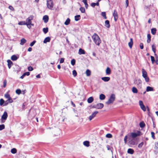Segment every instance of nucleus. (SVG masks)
Segmentation results:
<instances>
[{"mask_svg":"<svg viewBox=\"0 0 158 158\" xmlns=\"http://www.w3.org/2000/svg\"><path fill=\"white\" fill-rule=\"evenodd\" d=\"M43 19L45 23H47L48 20V17L47 15H44V16Z\"/></svg>","mask_w":158,"mask_h":158,"instance_id":"13","label":"nucleus"},{"mask_svg":"<svg viewBox=\"0 0 158 158\" xmlns=\"http://www.w3.org/2000/svg\"><path fill=\"white\" fill-rule=\"evenodd\" d=\"M23 74H24V75H25V76L26 75L29 76V75L30 74V72H26L24 73Z\"/></svg>","mask_w":158,"mask_h":158,"instance_id":"59","label":"nucleus"},{"mask_svg":"<svg viewBox=\"0 0 158 158\" xmlns=\"http://www.w3.org/2000/svg\"><path fill=\"white\" fill-rule=\"evenodd\" d=\"M7 62L8 63V68L10 69L13 64V63L10 60H7Z\"/></svg>","mask_w":158,"mask_h":158,"instance_id":"16","label":"nucleus"},{"mask_svg":"<svg viewBox=\"0 0 158 158\" xmlns=\"http://www.w3.org/2000/svg\"><path fill=\"white\" fill-rule=\"evenodd\" d=\"M106 136L108 138H111L112 137V135L110 134H107L106 135Z\"/></svg>","mask_w":158,"mask_h":158,"instance_id":"49","label":"nucleus"},{"mask_svg":"<svg viewBox=\"0 0 158 158\" xmlns=\"http://www.w3.org/2000/svg\"><path fill=\"white\" fill-rule=\"evenodd\" d=\"M70 19L68 18L64 22V24L67 25H69L70 23Z\"/></svg>","mask_w":158,"mask_h":158,"instance_id":"33","label":"nucleus"},{"mask_svg":"<svg viewBox=\"0 0 158 158\" xmlns=\"http://www.w3.org/2000/svg\"><path fill=\"white\" fill-rule=\"evenodd\" d=\"M92 39L95 44L98 46H99L101 42L100 39L98 35L96 33H94L92 36Z\"/></svg>","mask_w":158,"mask_h":158,"instance_id":"3","label":"nucleus"},{"mask_svg":"<svg viewBox=\"0 0 158 158\" xmlns=\"http://www.w3.org/2000/svg\"><path fill=\"white\" fill-rule=\"evenodd\" d=\"M50 37H46L44 40L43 42L44 43H46L47 42H50Z\"/></svg>","mask_w":158,"mask_h":158,"instance_id":"17","label":"nucleus"},{"mask_svg":"<svg viewBox=\"0 0 158 158\" xmlns=\"http://www.w3.org/2000/svg\"><path fill=\"white\" fill-rule=\"evenodd\" d=\"M151 134L152 135V137L153 138V139H155L156 138L154 135L155 133L153 132H151Z\"/></svg>","mask_w":158,"mask_h":158,"instance_id":"50","label":"nucleus"},{"mask_svg":"<svg viewBox=\"0 0 158 158\" xmlns=\"http://www.w3.org/2000/svg\"><path fill=\"white\" fill-rule=\"evenodd\" d=\"M83 144L86 147H88L89 146V142L88 141H85L83 142Z\"/></svg>","mask_w":158,"mask_h":158,"instance_id":"29","label":"nucleus"},{"mask_svg":"<svg viewBox=\"0 0 158 158\" xmlns=\"http://www.w3.org/2000/svg\"><path fill=\"white\" fill-rule=\"evenodd\" d=\"M5 128V125L4 124L0 125V131H1Z\"/></svg>","mask_w":158,"mask_h":158,"instance_id":"46","label":"nucleus"},{"mask_svg":"<svg viewBox=\"0 0 158 158\" xmlns=\"http://www.w3.org/2000/svg\"><path fill=\"white\" fill-rule=\"evenodd\" d=\"M32 50V48L30 47L28 49V51L29 52H31Z\"/></svg>","mask_w":158,"mask_h":158,"instance_id":"63","label":"nucleus"},{"mask_svg":"<svg viewBox=\"0 0 158 158\" xmlns=\"http://www.w3.org/2000/svg\"><path fill=\"white\" fill-rule=\"evenodd\" d=\"M18 24L19 25H26V22L24 21H22L19 22L18 23Z\"/></svg>","mask_w":158,"mask_h":158,"instance_id":"36","label":"nucleus"},{"mask_svg":"<svg viewBox=\"0 0 158 158\" xmlns=\"http://www.w3.org/2000/svg\"><path fill=\"white\" fill-rule=\"evenodd\" d=\"M128 44L130 48H131L133 44V39L132 38H130V41L128 43Z\"/></svg>","mask_w":158,"mask_h":158,"instance_id":"14","label":"nucleus"},{"mask_svg":"<svg viewBox=\"0 0 158 158\" xmlns=\"http://www.w3.org/2000/svg\"><path fill=\"white\" fill-rule=\"evenodd\" d=\"M36 41H35V40L33 41V42H31L30 43V46H31V47L33 46L34 45V44L36 43Z\"/></svg>","mask_w":158,"mask_h":158,"instance_id":"51","label":"nucleus"},{"mask_svg":"<svg viewBox=\"0 0 158 158\" xmlns=\"http://www.w3.org/2000/svg\"><path fill=\"white\" fill-rule=\"evenodd\" d=\"M75 20L76 21H78L80 20V15H77L75 16Z\"/></svg>","mask_w":158,"mask_h":158,"instance_id":"28","label":"nucleus"},{"mask_svg":"<svg viewBox=\"0 0 158 158\" xmlns=\"http://www.w3.org/2000/svg\"><path fill=\"white\" fill-rule=\"evenodd\" d=\"M34 16L32 15H30L28 18H27L26 20V23L27 27L29 29L31 28V26H33L34 24L32 23L31 21L33 19Z\"/></svg>","mask_w":158,"mask_h":158,"instance_id":"2","label":"nucleus"},{"mask_svg":"<svg viewBox=\"0 0 158 158\" xmlns=\"http://www.w3.org/2000/svg\"><path fill=\"white\" fill-rule=\"evenodd\" d=\"M139 104L141 109L144 111H146V108L145 106L143 105L142 101H139Z\"/></svg>","mask_w":158,"mask_h":158,"instance_id":"8","label":"nucleus"},{"mask_svg":"<svg viewBox=\"0 0 158 158\" xmlns=\"http://www.w3.org/2000/svg\"><path fill=\"white\" fill-rule=\"evenodd\" d=\"M16 93L18 94V95H19L21 93V90L20 89H17L16 90Z\"/></svg>","mask_w":158,"mask_h":158,"instance_id":"43","label":"nucleus"},{"mask_svg":"<svg viewBox=\"0 0 158 158\" xmlns=\"http://www.w3.org/2000/svg\"><path fill=\"white\" fill-rule=\"evenodd\" d=\"M26 42V40L24 38H23L21 40L20 44L21 45H23Z\"/></svg>","mask_w":158,"mask_h":158,"instance_id":"26","label":"nucleus"},{"mask_svg":"<svg viewBox=\"0 0 158 158\" xmlns=\"http://www.w3.org/2000/svg\"><path fill=\"white\" fill-rule=\"evenodd\" d=\"M154 152L157 154L158 152V142H156L155 143Z\"/></svg>","mask_w":158,"mask_h":158,"instance_id":"12","label":"nucleus"},{"mask_svg":"<svg viewBox=\"0 0 158 158\" xmlns=\"http://www.w3.org/2000/svg\"><path fill=\"white\" fill-rule=\"evenodd\" d=\"M85 73L87 76L88 77L90 75L91 72L89 70L87 69Z\"/></svg>","mask_w":158,"mask_h":158,"instance_id":"27","label":"nucleus"},{"mask_svg":"<svg viewBox=\"0 0 158 158\" xmlns=\"http://www.w3.org/2000/svg\"><path fill=\"white\" fill-rule=\"evenodd\" d=\"M111 73V70L109 67H107L106 70V75H110Z\"/></svg>","mask_w":158,"mask_h":158,"instance_id":"22","label":"nucleus"},{"mask_svg":"<svg viewBox=\"0 0 158 158\" xmlns=\"http://www.w3.org/2000/svg\"><path fill=\"white\" fill-rule=\"evenodd\" d=\"M141 132L139 131H137L136 132H132L128 133L126 135L124 139V143H127V139H128V143L130 145H134L136 144L135 140L137 137L140 135Z\"/></svg>","mask_w":158,"mask_h":158,"instance_id":"1","label":"nucleus"},{"mask_svg":"<svg viewBox=\"0 0 158 158\" xmlns=\"http://www.w3.org/2000/svg\"><path fill=\"white\" fill-rule=\"evenodd\" d=\"M134 150L131 148H129L128 149L127 153L131 154H132L134 153Z\"/></svg>","mask_w":158,"mask_h":158,"instance_id":"24","label":"nucleus"},{"mask_svg":"<svg viewBox=\"0 0 158 158\" xmlns=\"http://www.w3.org/2000/svg\"><path fill=\"white\" fill-rule=\"evenodd\" d=\"M11 152L13 154H15V153L17 152V150L15 148H12L11 149Z\"/></svg>","mask_w":158,"mask_h":158,"instance_id":"41","label":"nucleus"},{"mask_svg":"<svg viewBox=\"0 0 158 158\" xmlns=\"http://www.w3.org/2000/svg\"><path fill=\"white\" fill-rule=\"evenodd\" d=\"M94 101V98L93 97H91L89 98L87 100V102L89 103H92Z\"/></svg>","mask_w":158,"mask_h":158,"instance_id":"21","label":"nucleus"},{"mask_svg":"<svg viewBox=\"0 0 158 158\" xmlns=\"http://www.w3.org/2000/svg\"><path fill=\"white\" fill-rule=\"evenodd\" d=\"M156 32V29L155 28H153L151 29V33L153 35H155Z\"/></svg>","mask_w":158,"mask_h":158,"instance_id":"34","label":"nucleus"},{"mask_svg":"<svg viewBox=\"0 0 158 158\" xmlns=\"http://www.w3.org/2000/svg\"><path fill=\"white\" fill-rule=\"evenodd\" d=\"M47 7L50 10H52L53 6V3L52 0H47Z\"/></svg>","mask_w":158,"mask_h":158,"instance_id":"6","label":"nucleus"},{"mask_svg":"<svg viewBox=\"0 0 158 158\" xmlns=\"http://www.w3.org/2000/svg\"><path fill=\"white\" fill-rule=\"evenodd\" d=\"M73 74L74 77H76L77 75V73L75 70H74L73 71Z\"/></svg>","mask_w":158,"mask_h":158,"instance_id":"44","label":"nucleus"},{"mask_svg":"<svg viewBox=\"0 0 158 158\" xmlns=\"http://www.w3.org/2000/svg\"><path fill=\"white\" fill-rule=\"evenodd\" d=\"M8 114L6 111H5L2 115L1 119L2 120H6L7 118Z\"/></svg>","mask_w":158,"mask_h":158,"instance_id":"11","label":"nucleus"},{"mask_svg":"<svg viewBox=\"0 0 158 158\" xmlns=\"http://www.w3.org/2000/svg\"><path fill=\"white\" fill-rule=\"evenodd\" d=\"M101 79L102 80L105 82H107L110 79V78L109 77H102Z\"/></svg>","mask_w":158,"mask_h":158,"instance_id":"15","label":"nucleus"},{"mask_svg":"<svg viewBox=\"0 0 158 158\" xmlns=\"http://www.w3.org/2000/svg\"><path fill=\"white\" fill-rule=\"evenodd\" d=\"M150 57H151V60L152 61V64H153L154 63V62L155 61L154 58L153 56H150Z\"/></svg>","mask_w":158,"mask_h":158,"instance_id":"48","label":"nucleus"},{"mask_svg":"<svg viewBox=\"0 0 158 158\" xmlns=\"http://www.w3.org/2000/svg\"><path fill=\"white\" fill-rule=\"evenodd\" d=\"M153 89L152 87L147 86L146 88V91L147 92L153 91Z\"/></svg>","mask_w":158,"mask_h":158,"instance_id":"19","label":"nucleus"},{"mask_svg":"<svg viewBox=\"0 0 158 158\" xmlns=\"http://www.w3.org/2000/svg\"><path fill=\"white\" fill-rule=\"evenodd\" d=\"M64 58H61L60 59V63H62L64 62Z\"/></svg>","mask_w":158,"mask_h":158,"instance_id":"58","label":"nucleus"},{"mask_svg":"<svg viewBox=\"0 0 158 158\" xmlns=\"http://www.w3.org/2000/svg\"><path fill=\"white\" fill-rule=\"evenodd\" d=\"M91 6L93 7H94L96 6L95 3H92L91 4Z\"/></svg>","mask_w":158,"mask_h":158,"instance_id":"61","label":"nucleus"},{"mask_svg":"<svg viewBox=\"0 0 158 158\" xmlns=\"http://www.w3.org/2000/svg\"><path fill=\"white\" fill-rule=\"evenodd\" d=\"M152 50L153 52L154 53H155L156 52V47L155 44H153L152 45Z\"/></svg>","mask_w":158,"mask_h":158,"instance_id":"31","label":"nucleus"},{"mask_svg":"<svg viewBox=\"0 0 158 158\" xmlns=\"http://www.w3.org/2000/svg\"><path fill=\"white\" fill-rule=\"evenodd\" d=\"M148 40H147V42L148 43H149L151 41V36L150 34H148L147 35Z\"/></svg>","mask_w":158,"mask_h":158,"instance_id":"30","label":"nucleus"},{"mask_svg":"<svg viewBox=\"0 0 158 158\" xmlns=\"http://www.w3.org/2000/svg\"><path fill=\"white\" fill-rule=\"evenodd\" d=\"M104 106L103 104L99 103L97 105H94L93 106L94 107L98 109H100L102 108Z\"/></svg>","mask_w":158,"mask_h":158,"instance_id":"9","label":"nucleus"},{"mask_svg":"<svg viewBox=\"0 0 158 158\" xmlns=\"http://www.w3.org/2000/svg\"><path fill=\"white\" fill-rule=\"evenodd\" d=\"M128 4H129V1H128V0H126V7H127L128 6Z\"/></svg>","mask_w":158,"mask_h":158,"instance_id":"60","label":"nucleus"},{"mask_svg":"<svg viewBox=\"0 0 158 158\" xmlns=\"http://www.w3.org/2000/svg\"><path fill=\"white\" fill-rule=\"evenodd\" d=\"M7 101H8L10 103H12V102H13V100L12 99V98H11V97H10L9 98L7 99Z\"/></svg>","mask_w":158,"mask_h":158,"instance_id":"52","label":"nucleus"},{"mask_svg":"<svg viewBox=\"0 0 158 158\" xmlns=\"http://www.w3.org/2000/svg\"><path fill=\"white\" fill-rule=\"evenodd\" d=\"M28 70L30 71L33 70V68L31 66H29L28 67Z\"/></svg>","mask_w":158,"mask_h":158,"instance_id":"57","label":"nucleus"},{"mask_svg":"<svg viewBox=\"0 0 158 158\" xmlns=\"http://www.w3.org/2000/svg\"><path fill=\"white\" fill-rule=\"evenodd\" d=\"M132 91L134 93H137L138 92L137 89L135 87H133L132 88Z\"/></svg>","mask_w":158,"mask_h":158,"instance_id":"32","label":"nucleus"},{"mask_svg":"<svg viewBox=\"0 0 158 158\" xmlns=\"http://www.w3.org/2000/svg\"><path fill=\"white\" fill-rule=\"evenodd\" d=\"M105 97V96L103 94H101L99 96V99L101 100H104Z\"/></svg>","mask_w":158,"mask_h":158,"instance_id":"25","label":"nucleus"},{"mask_svg":"<svg viewBox=\"0 0 158 158\" xmlns=\"http://www.w3.org/2000/svg\"><path fill=\"white\" fill-rule=\"evenodd\" d=\"M78 54L79 55L84 54H85V51L84 50L80 48L79 50Z\"/></svg>","mask_w":158,"mask_h":158,"instance_id":"18","label":"nucleus"},{"mask_svg":"<svg viewBox=\"0 0 158 158\" xmlns=\"http://www.w3.org/2000/svg\"><path fill=\"white\" fill-rule=\"evenodd\" d=\"M75 60L74 59H73L71 60V64L73 66L75 64Z\"/></svg>","mask_w":158,"mask_h":158,"instance_id":"42","label":"nucleus"},{"mask_svg":"<svg viewBox=\"0 0 158 158\" xmlns=\"http://www.w3.org/2000/svg\"><path fill=\"white\" fill-rule=\"evenodd\" d=\"M134 83L136 85L138 88H141L142 87V81L140 79H135L134 81Z\"/></svg>","mask_w":158,"mask_h":158,"instance_id":"7","label":"nucleus"},{"mask_svg":"<svg viewBox=\"0 0 158 158\" xmlns=\"http://www.w3.org/2000/svg\"><path fill=\"white\" fill-rule=\"evenodd\" d=\"M115 95L114 94H111L110 97L107 102L106 103L107 104H110L112 103L115 100Z\"/></svg>","mask_w":158,"mask_h":158,"instance_id":"5","label":"nucleus"},{"mask_svg":"<svg viewBox=\"0 0 158 158\" xmlns=\"http://www.w3.org/2000/svg\"><path fill=\"white\" fill-rule=\"evenodd\" d=\"M140 48L141 49H143V45L142 43H141L139 44Z\"/></svg>","mask_w":158,"mask_h":158,"instance_id":"55","label":"nucleus"},{"mask_svg":"<svg viewBox=\"0 0 158 158\" xmlns=\"http://www.w3.org/2000/svg\"><path fill=\"white\" fill-rule=\"evenodd\" d=\"M5 97L7 99H8L10 97L9 94H7L5 95Z\"/></svg>","mask_w":158,"mask_h":158,"instance_id":"54","label":"nucleus"},{"mask_svg":"<svg viewBox=\"0 0 158 158\" xmlns=\"http://www.w3.org/2000/svg\"><path fill=\"white\" fill-rule=\"evenodd\" d=\"M144 143L143 142H142L140 143L138 145V148H142L143 145Z\"/></svg>","mask_w":158,"mask_h":158,"instance_id":"45","label":"nucleus"},{"mask_svg":"<svg viewBox=\"0 0 158 158\" xmlns=\"http://www.w3.org/2000/svg\"><path fill=\"white\" fill-rule=\"evenodd\" d=\"M142 76L144 78L145 81L148 82L149 81V79L148 77L147 72L143 69H142Z\"/></svg>","mask_w":158,"mask_h":158,"instance_id":"4","label":"nucleus"},{"mask_svg":"<svg viewBox=\"0 0 158 158\" xmlns=\"http://www.w3.org/2000/svg\"><path fill=\"white\" fill-rule=\"evenodd\" d=\"M9 103H10L7 100H6L5 101L4 104V106H6Z\"/></svg>","mask_w":158,"mask_h":158,"instance_id":"56","label":"nucleus"},{"mask_svg":"<svg viewBox=\"0 0 158 158\" xmlns=\"http://www.w3.org/2000/svg\"><path fill=\"white\" fill-rule=\"evenodd\" d=\"M98 113V111H95L92 114L90 115L89 118V119L90 121L91 120L94 118L96 115V114H97Z\"/></svg>","mask_w":158,"mask_h":158,"instance_id":"10","label":"nucleus"},{"mask_svg":"<svg viewBox=\"0 0 158 158\" xmlns=\"http://www.w3.org/2000/svg\"><path fill=\"white\" fill-rule=\"evenodd\" d=\"M18 57L15 55H13L11 57V59L13 61L16 60L18 59Z\"/></svg>","mask_w":158,"mask_h":158,"instance_id":"23","label":"nucleus"},{"mask_svg":"<svg viewBox=\"0 0 158 158\" xmlns=\"http://www.w3.org/2000/svg\"><path fill=\"white\" fill-rule=\"evenodd\" d=\"M140 126L141 127H143L145 126V124L143 123H140Z\"/></svg>","mask_w":158,"mask_h":158,"instance_id":"53","label":"nucleus"},{"mask_svg":"<svg viewBox=\"0 0 158 158\" xmlns=\"http://www.w3.org/2000/svg\"><path fill=\"white\" fill-rule=\"evenodd\" d=\"M101 15L103 17L104 19H107L105 12H102L101 13Z\"/></svg>","mask_w":158,"mask_h":158,"instance_id":"38","label":"nucleus"},{"mask_svg":"<svg viewBox=\"0 0 158 158\" xmlns=\"http://www.w3.org/2000/svg\"><path fill=\"white\" fill-rule=\"evenodd\" d=\"M25 75L24 74H23L20 77V78L21 79H23L24 78V77H25Z\"/></svg>","mask_w":158,"mask_h":158,"instance_id":"64","label":"nucleus"},{"mask_svg":"<svg viewBox=\"0 0 158 158\" xmlns=\"http://www.w3.org/2000/svg\"><path fill=\"white\" fill-rule=\"evenodd\" d=\"M82 2L84 3L85 4L87 3V0H83Z\"/></svg>","mask_w":158,"mask_h":158,"instance_id":"62","label":"nucleus"},{"mask_svg":"<svg viewBox=\"0 0 158 158\" xmlns=\"http://www.w3.org/2000/svg\"><path fill=\"white\" fill-rule=\"evenodd\" d=\"M5 101L2 98H1L0 100V105L1 106H2L3 104H4Z\"/></svg>","mask_w":158,"mask_h":158,"instance_id":"40","label":"nucleus"},{"mask_svg":"<svg viewBox=\"0 0 158 158\" xmlns=\"http://www.w3.org/2000/svg\"><path fill=\"white\" fill-rule=\"evenodd\" d=\"M43 31L45 34H46L48 31V27L44 28L43 29Z\"/></svg>","mask_w":158,"mask_h":158,"instance_id":"35","label":"nucleus"},{"mask_svg":"<svg viewBox=\"0 0 158 158\" xmlns=\"http://www.w3.org/2000/svg\"><path fill=\"white\" fill-rule=\"evenodd\" d=\"M113 16L114 17H118L117 12L116 10H114V12L113 13Z\"/></svg>","mask_w":158,"mask_h":158,"instance_id":"37","label":"nucleus"},{"mask_svg":"<svg viewBox=\"0 0 158 158\" xmlns=\"http://www.w3.org/2000/svg\"><path fill=\"white\" fill-rule=\"evenodd\" d=\"M80 10L82 13H84L85 12V9L84 7H81L80 8Z\"/></svg>","mask_w":158,"mask_h":158,"instance_id":"39","label":"nucleus"},{"mask_svg":"<svg viewBox=\"0 0 158 158\" xmlns=\"http://www.w3.org/2000/svg\"><path fill=\"white\" fill-rule=\"evenodd\" d=\"M105 26L108 28H109L110 27V25L109 21L108 20H106L105 21Z\"/></svg>","mask_w":158,"mask_h":158,"instance_id":"20","label":"nucleus"},{"mask_svg":"<svg viewBox=\"0 0 158 158\" xmlns=\"http://www.w3.org/2000/svg\"><path fill=\"white\" fill-rule=\"evenodd\" d=\"M7 83V81L6 80H4L3 81V87L5 88L6 87Z\"/></svg>","mask_w":158,"mask_h":158,"instance_id":"47","label":"nucleus"}]
</instances>
